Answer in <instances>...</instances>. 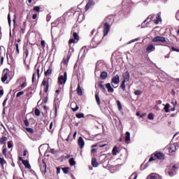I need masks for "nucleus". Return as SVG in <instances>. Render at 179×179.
I'll return each mask as SVG.
<instances>
[{
	"mask_svg": "<svg viewBox=\"0 0 179 179\" xmlns=\"http://www.w3.org/2000/svg\"><path fill=\"white\" fill-rule=\"evenodd\" d=\"M34 10L35 12H38V13L40 12V6H36L34 7Z\"/></svg>",
	"mask_w": 179,
	"mask_h": 179,
	"instance_id": "nucleus-50",
	"label": "nucleus"
},
{
	"mask_svg": "<svg viewBox=\"0 0 179 179\" xmlns=\"http://www.w3.org/2000/svg\"><path fill=\"white\" fill-rule=\"evenodd\" d=\"M162 13L159 12L157 15L156 19L153 20V22L155 24H159V22H162Z\"/></svg>",
	"mask_w": 179,
	"mask_h": 179,
	"instance_id": "nucleus-11",
	"label": "nucleus"
},
{
	"mask_svg": "<svg viewBox=\"0 0 179 179\" xmlns=\"http://www.w3.org/2000/svg\"><path fill=\"white\" fill-rule=\"evenodd\" d=\"M24 124L25 127H29V125H30V123L29 122V120L27 119H25L24 120Z\"/></svg>",
	"mask_w": 179,
	"mask_h": 179,
	"instance_id": "nucleus-46",
	"label": "nucleus"
},
{
	"mask_svg": "<svg viewBox=\"0 0 179 179\" xmlns=\"http://www.w3.org/2000/svg\"><path fill=\"white\" fill-rule=\"evenodd\" d=\"M50 153H52V155H55V153H57V152L55 151V149L52 148L50 150Z\"/></svg>",
	"mask_w": 179,
	"mask_h": 179,
	"instance_id": "nucleus-52",
	"label": "nucleus"
},
{
	"mask_svg": "<svg viewBox=\"0 0 179 179\" xmlns=\"http://www.w3.org/2000/svg\"><path fill=\"white\" fill-rule=\"evenodd\" d=\"M173 152H174V150H173V148L170 147V148H169V153H173Z\"/></svg>",
	"mask_w": 179,
	"mask_h": 179,
	"instance_id": "nucleus-60",
	"label": "nucleus"
},
{
	"mask_svg": "<svg viewBox=\"0 0 179 179\" xmlns=\"http://www.w3.org/2000/svg\"><path fill=\"white\" fill-rule=\"evenodd\" d=\"M20 85V87H18L19 89H20V88L21 89H24V87H27V81H25L24 83H22Z\"/></svg>",
	"mask_w": 179,
	"mask_h": 179,
	"instance_id": "nucleus-35",
	"label": "nucleus"
},
{
	"mask_svg": "<svg viewBox=\"0 0 179 179\" xmlns=\"http://www.w3.org/2000/svg\"><path fill=\"white\" fill-rule=\"evenodd\" d=\"M166 38L163 37V36H156L154 38H152V42L153 43H167V41H166Z\"/></svg>",
	"mask_w": 179,
	"mask_h": 179,
	"instance_id": "nucleus-7",
	"label": "nucleus"
},
{
	"mask_svg": "<svg viewBox=\"0 0 179 179\" xmlns=\"http://www.w3.org/2000/svg\"><path fill=\"white\" fill-rule=\"evenodd\" d=\"M8 76H9V69H5L3 71L2 75H1V82L3 83H5L6 80H8Z\"/></svg>",
	"mask_w": 179,
	"mask_h": 179,
	"instance_id": "nucleus-5",
	"label": "nucleus"
},
{
	"mask_svg": "<svg viewBox=\"0 0 179 179\" xmlns=\"http://www.w3.org/2000/svg\"><path fill=\"white\" fill-rule=\"evenodd\" d=\"M17 54H19V43H15Z\"/></svg>",
	"mask_w": 179,
	"mask_h": 179,
	"instance_id": "nucleus-56",
	"label": "nucleus"
},
{
	"mask_svg": "<svg viewBox=\"0 0 179 179\" xmlns=\"http://www.w3.org/2000/svg\"><path fill=\"white\" fill-rule=\"evenodd\" d=\"M23 94H24V91H21L20 92H18L17 94H16V97H20V96H23Z\"/></svg>",
	"mask_w": 179,
	"mask_h": 179,
	"instance_id": "nucleus-48",
	"label": "nucleus"
},
{
	"mask_svg": "<svg viewBox=\"0 0 179 179\" xmlns=\"http://www.w3.org/2000/svg\"><path fill=\"white\" fill-rule=\"evenodd\" d=\"M107 76H108V73H107V71H102L100 75V79H101V80H106Z\"/></svg>",
	"mask_w": 179,
	"mask_h": 179,
	"instance_id": "nucleus-17",
	"label": "nucleus"
},
{
	"mask_svg": "<svg viewBox=\"0 0 179 179\" xmlns=\"http://www.w3.org/2000/svg\"><path fill=\"white\" fill-rule=\"evenodd\" d=\"M43 169L45 170V173H47V164L44 162H43Z\"/></svg>",
	"mask_w": 179,
	"mask_h": 179,
	"instance_id": "nucleus-55",
	"label": "nucleus"
},
{
	"mask_svg": "<svg viewBox=\"0 0 179 179\" xmlns=\"http://www.w3.org/2000/svg\"><path fill=\"white\" fill-rule=\"evenodd\" d=\"M62 62L64 65H68V62H69V58L63 59Z\"/></svg>",
	"mask_w": 179,
	"mask_h": 179,
	"instance_id": "nucleus-49",
	"label": "nucleus"
},
{
	"mask_svg": "<svg viewBox=\"0 0 179 179\" xmlns=\"http://www.w3.org/2000/svg\"><path fill=\"white\" fill-rule=\"evenodd\" d=\"M125 83H127V81L122 80V83H121V85L120 86V89H122V90L123 92H125V90H126V89H125Z\"/></svg>",
	"mask_w": 179,
	"mask_h": 179,
	"instance_id": "nucleus-31",
	"label": "nucleus"
},
{
	"mask_svg": "<svg viewBox=\"0 0 179 179\" xmlns=\"http://www.w3.org/2000/svg\"><path fill=\"white\" fill-rule=\"evenodd\" d=\"M70 107H71L72 111H73V113H76V111H78V110H79V106L75 101H73L71 103Z\"/></svg>",
	"mask_w": 179,
	"mask_h": 179,
	"instance_id": "nucleus-9",
	"label": "nucleus"
},
{
	"mask_svg": "<svg viewBox=\"0 0 179 179\" xmlns=\"http://www.w3.org/2000/svg\"><path fill=\"white\" fill-rule=\"evenodd\" d=\"M178 169H179V165L178 164H176L173 166L169 167L168 169H166V173H168L170 177H173V176H175V174L177 173V172L178 171Z\"/></svg>",
	"mask_w": 179,
	"mask_h": 179,
	"instance_id": "nucleus-2",
	"label": "nucleus"
},
{
	"mask_svg": "<svg viewBox=\"0 0 179 179\" xmlns=\"http://www.w3.org/2000/svg\"><path fill=\"white\" fill-rule=\"evenodd\" d=\"M134 94H135V96H141V94H142V91L136 90L134 92Z\"/></svg>",
	"mask_w": 179,
	"mask_h": 179,
	"instance_id": "nucleus-45",
	"label": "nucleus"
},
{
	"mask_svg": "<svg viewBox=\"0 0 179 179\" xmlns=\"http://www.w3.org/2000/svg\"><path fill=\"white\" fill-rule=\"evenodd\" d=\"M147 179H162V177L157 173H150Z\"/></svg>",
	"mask_w": 179,
	"mask_h": 179,
	"instance_id": "nucleus-14",
	"label": "nucleus"
},
{
	"mask_svg": "<svg viewBox=\"0 0 179 179\" xmlns=\"http://www.w3.org/2000/svg\"><path fill=\"white\" fill-rule=\"evenodd\" d=\"M52 125H53V123L52 122H50V126H49V129H48L49 132H52Z\"/></svg>",
	"mask_w": 179,
	"mask_h": 179,
	"instance_id": "nucleus-51",
	"label": "nucleus"
},
{
	"mask_svg": "<svg viewBox=\"0 0 179 179\" xmlns=\"http://www.w3.org/2000/svg\"><path fill=\"white\" fill-rule=\"evenodd\" d=\"M6 141H8V138L6 136H2L0 138V145H6Z\"/></svg>",
	"mask_w": 179,
	"mask_h": 179,
	"instance_id": "nucleus-22",
	"label": "nucleus"
},
{
	"mask_svg": "<svg viewBox=\"0 0 179 179\" xmlns=\"http://www.w3.org/2000/svg\"><path fill=\"white\" fill-rule=\"evenodd\" d=\"M50 78H48L47 80L43 79L41 83L42 86H45L44 88V92L47 93L48 92V89H50Z\"/></svg>",
	"mask_w": 179,
	"mask_h": 179,
	"instance_id": "nucleus-6",
	"label": "nucleus"
},
{
	"mask_svg": "<svg viewBox=\"0 0 179 179\" xmlns=\"http://www.w3.org/2000/svg\"><path fill=\"white\" fill-rule=\"evenodd\" d=\"M129 141H131V133H129V131H127L125 136V142H128Z\"/></svg>",
	"mask_w": 179,
	"mask_h": 179,
	"instance_id": "nucleus-26",
	"label": "nucleus"
},
{
	"mask_svg": "<svg viewBox=\"0 0 179 179\" xmlns=\"http://www.w3.org/2000/svg\"><path fill=\"white\" fill-rule=\"evenodd\" d=\"M95 100L98 104V106H100V96H99V92L95 94Z\"/></svg>",
	"mask_w": 179,
	"mask_h": 179,
	"instance_id": "nucleus-30",
	"label": "nucleus"
},
{
	"mask_svg": "<svg viewBox=\"0 0 179 179\" xmlns=\"http://www.w3.org/2000/svg\"><path fill=\"white\" fill-rule=\"evenodd\" d=\"M24 59H27V57H29V49L27 48H24Z\"/></svg>",
	"mask_w": 179,
	"mask_h": 179,
	"instance_id": "nucleus-27",
	"label": "nucleus"
},
{
	"mask_svg": "<svg viewBox=\"0 0 179 179\" xmlns=\"http://www.w3.org/2000/svg\"><path fill=\"white\" fill-rule=\"evenodd\" d=\"M155 14H152L148 17V19L150 18L151 20H153V19H155Z\"/></svg>",
	"mask_w": 179,
	"mask_h": 179,
	"instance_id": "nucleus-59",
	"label": "nucleus"
},
{
	"mask_svg": "<svg viewBox=\"0 0 179 179\" xmlns=\"http://www.w3.org/2000/svg\"><path fill=\"white\" fill-rule=\"evenodd\" d=\"M100 43H101V39H99V36L96 35L92 40L91 45H92L94 48H96V47H97Z\"/></svg>",
	"mask_w": 179,
	"mask_h": 179,
	"instance_id": "nucleus-4",
	"label": "nucleus"
},
{
	"mask_svg": "<svg viewBox=\"0 0 179 179\" xmlns=\"http://www.w3.org/2000/svg\"><path fill=\"white\" fill-rule=\"evenodd\" d=\"M73 37L74 40H77V41H78L80 38L79 35L76 32H73Z\"/></svg>",
	"mask_w": 179,
	"mask_h": 179,
	"instance_id": "nucleus-40",
	"label": "nucleus"
},
{
	"mask_svg": "<svg viewBox=\"0 0 179 179\" xmlns=\"http://www.w3.org/2000/svg\"><path fill=\"white\" fill-rule=\"evenodd\" d=\"M22 164L24 166L26 169H31V166H30V164L29 163L28 160L22 161Z\"/></svg>",
	"mask_w": 179,
	"mask_h": 179,
	"instance_id": "nucleus-24",
	"label": "nucleus"
},
{
	"mask_svg": "<svg viewBox=\"0 0 179 179\" xmlns=\"http://www.w3.org/2000/svg\"><path fill=\"white\" fill-rule=\"evenodd\" d=\"M52 73V69L49 68L46 71H45V76H50Z\"/></svg>",
	"mask_w": 179,
	"mask_h": 179,
	"instance_id": "nucleus-28",
	"label": "nucleus"
},
{
	"mask_svg": "<svg viewBox=\"0 0 179 179\" xmlns=\"http://www.w3.org/2000/svg\"><path fill=\"white\" fill-rule=\"evenodd\" d=\"M118 152H119V151H118L117 146L113 147V150H112V155L113 156H116L117 153H118Z\"/></svg>",
	"mask_w": 179,
	"mask_h": 179,
	"instance_id": "nucleus-29",
	"label": "nucleus"
},
{
	"mask_svg": "<svg viewBox=\"0 0 179 179\" xmlns=\"http://www.w3.org/2000/svg\"><path fill=\"white\" fill-rule=\"evenodd\" d=\"M122 78H123V81L129 82V78H130L129 71H127L124 72L122 75Z\"/></svg>",
	"mask_w": 179,
	"mask_h": 179,
	"instance_id": "nucleus-12",
	"label": "nucleus"
},
{
	"mask_svg": "<svg viewBox=\"0 0 179 179\" xmlns=\"http://www.w3.org/2000/svg\"><path fill=\"white\" fill-rule=\"evenodd\" d=\"M24 82H27V79L26 77H20L19 79L17 80V83L21 85L22 83H24Z\"/></svg>",
	"mask_w": 179,
	"mask_h": 179,
	"instance_id": "nucleus-21",
	"label": "nucleus"
},
{
	"mask_svg": "<svg viewBox=\"0 0 179 179\" xmlns=\"http://www.w3.org/2000/svg\"><path fill=\"white\" fill-rule=\"evenodd\" d=\"M104 83V81H100L98 83L99 87L101 89V90L103 92V93H106V87H104V85H103Z\"/></svg>",
	"mask_w": 179,
	"mask_h": 179,
	"instance_id": "nucleus-18",
	"label": "nucleus"
},
{
	"mask_svg": "<svg viewBox=\"0 0 179 179\" xmlns=\"http://www.w3.org/2000/svg\"><path fill=\"white\" fill-rule=\"evenodd\" d=\"M41 47H43V48H44V47H45V41L44 40H42L41 41Z\"/></svg>",
	"mask_w": 179,
	"mask_h": 179,
	"instance_id": "nucleus-53",
	"label": "nucleus"
},
{
	"mask_svg": "<svg viewBox=\"0 0 179 179\" xmlns=\"http://www.w3.org/2000/svg\"><path fill=\"white\" fill-rule=\"evenodd\" d=\"M62 170L64 174H68V173H69V170H71V168L64 167V168H62Z\"/></svg>",
	"mask_w": 179,
	"mask_h": 179,
	"instance_id": "nucleus-34",
	"label": "nucleus"
},
{
	"mask_svg": "<svg viewBox=\"0 0 179 179\" xmlns=\"http://www.w3.org/2000/svg\"><path fill=\"white\" fill-rule=\"evenodd\" d=\"M116 103L117 104V108H118L119 111H121V110H122V105L121 104V101L117 100L116 101Z\"/></svg>",
	"mask_w": 179,
	"mask_h": 179,
	"instance_id": "nucleus-38",
	"label": "nucleus"
},
{
	"mask_svg": "<svg viewBox=\"0 0 179 179\" xmlns=\"http://www.w3.org/2000/svg\"><path fill=\"white\" fill-rule=\"evenodd\" d=\"M94 5V2L93 1H89L87 3L85 6V10H89V9H91V8Z\"/></svg>",
	"mask_w": 179,
	"mask_h": 179,
	"instance_id": "nucleus-20",
	"label": "nucleus"
},
{
	"mask_svg": "<svg viewBox=\"0 0 179 179\" xmlns=\"http://www.w3.org/2000/svg\"><path fill=\"white\" fill-rule=\"evenodd\" d=\"M8 24H10V22H11V20H10V14L8 15Z\"/></svg>",
	"mask_w": 179,
	"mask_h": 179,
	"instance_id": "nucleus-58",
	"label": "nucleus"
},
{
	"mask_svg": "<svg viewBox=\"0 0 179 179\" xmlns=\"http://www.w3.org/2000/svg\"><path fill=\"white\" fill-rule=\"evenodd\" d=\"M67 79H68V74L66 73V71H65L64 73V76H60L58 77L57 83H59V85H65V83H66Z\"/></svg>",
	"mask_w": 179,
	"mask_h": 179,
	"instance_id": "nucleus-3",
	"label": "nucleus"
},
{
	"mask_svg": "<svg viewBox=\"0 0 179 179\" xmlns=\"http://www.w3.org/2000/svg\"><path fill=\"white\" fill-rule=\"evenodd\" d=\"M6 152H8V148L6 147L3 146L2 153L5 157H7L8 155H6Z\"/></svg>",
	"mask_w": 179,
	"mask_h": 179,
	"instance_id": "nucleus-36",
	"label": "nucleus"
},
{
	"mask_svg": "<svg viewBox=\"0 0 179 179\" xmlns=\"http://www.w3.org/2000/svg\"><path fill=\"white\" fill-rule=\"evenodd\" d=\"M96 33V29H92V31H91L90 36H93L94 34Z\"/></svg>",
	"mask_w": 179,
	"mask_h": 179,
	"instance_id": "nucleus-63",
	"label": "nucleus"
},
{
	"mask_svg": "<svg viewBox=\"0 0 179 179\" xmlns=\"http://www.w3.org/2000/svg\"><path fill=\"white\" fill-rule=\"evenodd\" d=\"M155 50H156L155 45L153 44H150L146 48V52L150 53L152 52V51H155Z\"/></svg>",
	"mask_w": 179,
	"mask_h": 179,
	"instance_id": "nucleus-16",
	"label": "nucleus"
},
{
	"mask_svg": "<svg viewBox=\"0 0 179 179\" xmlns=\"http://www.w3.org/2000/svg\"><path fill=\"white\" fill-rule=\"evenodd\" d=\"M92 166L93 167H99V163H97V159L96 158L92 159Z\"/></svg>",
	"mask_w": 179,
	"mask_h": 179,
	"instance_id": "nucleus-23",
	"label": "nucleus"
},
{
	"mask_svg": "<svg viewBox=\"0 0 179 179\" xmlns=\"http://www.w3.org/2000/svg\"><path fill=\"white\" fill-rule=\"evenodd\" d=\"M34 114L35 115H36V117H40V114H41L40 110H38V108H35Z\"/></svg>",
	"mask_w": 179,
	"mask_h": 179,
	"instance_id": "nucleus-41",
	"label": "nucleus"
},
{
	"mask_svg": "<svg viewBox=\"0 0 179 179\" xmlns=\"http://www.w3.org/2000/svg\"><path fill=\"white\" fill-rule=\"evenodd\" d=\"M76 118H79V119H80V118H85V114H84V113H76Z\"/></svg>",
	"mask_w": 179,
	"mask_h": 179,
	"instance_id": "nucleus-37",
	"label": "nucleus"
},
{
	"mask_svg": "<svg viewBox=\"0 0 179 179\" xmlns=\"http://www.w3.org/2000/svg\"><path fill=\"white\" fill-rule=\"evenodd\" d=\"M24 129L27 132H29V134H34V129L33 128L25 127Z\"/></svg>",
	"mask_w": 179,
	"mask_h": 179,
	"instance_id": "nucleus-32",
	"label": "nucleus"
},
{
	"mask_svg": "<svg viewBox=\"0 0 179 179\" xmlns=\"http://www.w3.org/2000/svg\"><path fill=\"white\" fill-rule=\"evenodd\" d=\"M106 87L109 93H114V88L111 87L110 83L106 85Z\"/></svg>",
	"mask_w": 179,
	"mask_h": 179,
	"instance_id": "nucleus-19",
	"label": "nucleus"
},
{
	"mask_svg": "<svg viewBox=\"0 0 179 179\" xmlns=\"http://www.w3.org/2000/svg\"><path fill=\"white\" fill-rule=\"evenodd\" d=\"M75 43H76V41H75L74 38H70V40L69 41V45H71V44H75Z\"/></svg>",
	"mask_w": 179,
	"mask_h": 179,
	"instance_id": "nucleus-47",
	"label": "nucleus"
},
{
	"mask_svg": "<svg viewBox=\"0 0 179 179\" xmlns=\"http://www.w3.org/2000/svg\"><path fill=\"white\" fill-rule=\"evenodd\" d=\"M96 152H97V149H96V148H93L91 150V153H96Z\"/></svg>",
	"mask_w": 179,
	"mask_h": 179,
	"instance_id": "nucleus-62",
	"label": "nucleus"
},
{
	"mask_svg": "<svg viewBox=\"0 0 179 179\" xmlns=\"http://www.w3.org/2000/svg\"><path fill=\"white\" fill-rule=\"evenodd\" d=\"M118 85L120 83V76L116 75L112 78L111 84Z\"/></svg>",
	"mask_w": 179,
	"mask_h": 179,
	"instance_id": "nucleus-10",
	"label": "nucleus"
},
{
	"mask_svg": "<svg viewBox=\"0 0 179 179\" xmlns=\"http://www.w3.org/2000/svg\"><path fill=\"white\" fill-rule=\"evenodd\" d=\"M138 178V174L133 173L131 175V176L129 178V179H136Z\"/></svg>",
	"mask_w": 179,
	"mask_h": 179,
	"instance_id": "nucleus-42",
	"label": "nucleus"
},
{
	"mask_svg": "<svg viewBox=\"0 0 179 179\" xmlns=\"http://www.w3.org/2000/svg\"><path fill=\"white\" fill-rule=\"evenodd\" d=\"M40 66L37 67V66L35 67V69H36V73L38 75V78H40Z\"/></svg>",
	"mask_w": 179,
	"mask_h": 179,
	"instance_id": "nucleus-44",
	"label": "nucleus"
},
{
	"mask_svg": "<svg viewBox=\"0 0 179 179\" xmlns=\"http://www.w3.org/2000/svg\"><path fill=\"white\" fill-rule=\"evenodd\" d=\"M8 149H10V148H13V144H12V143L10 142H8Z\"/></svg>",
	"mask_w": 179,
	"mask_h": 179,
	"instance_id": "nucleus-54",
	"label": "nucleus"
},
{
	"mask_svg": "<svg viewBox=\"0 0 179 179\" xmlns=\"http://www.w3.org/2000/svg\"><path fill=\"white\" fill-rule=\"evenodd\" d=\"M171 50L172 51H176V52H179V49H177L174 47H171Z\"/></svg>",
	"mask_w": 179,
	"mask_h": 179,
	"instance_id": "nucleus-57",
	"label": "nucleus"
},
{
	"mask_svg": "<svg viewBox=\"0 0 179 179\" xmlns=\"http://www.w3.org/2000/svg\"><path fill=\"white\" fill-rule=\"evenodd\" d=\"M6 101H8V98H6L3 102V107H5V106H6Z\"/></svg>",
	"mask_w": 179,
	"mask_h": 179,
	"instance_id": "nucleus-61",
	"label": "nucleus"
},
{
	"mask_svg": "<svg viewBox=\"0 0 179 179\" xmlns=\"http://www.w3.org/2000/svg\"><path fill=\"white\" fill-rule=\"evenodd\" d=\"M166 157L162 152L156 151L154 152L149 159V162H153L155 160H164Z\"/></svg>",
	"mask_w": 179,
	"mask_h": 179,
	"instance_id": "nucleus-1",
	"label": "nucleus"
},
{
	"mask_svg": "<svg viewBox=\"0 0 179 179\" xmlns=\"http://www.w3.org/2000/svg\"><path fill=\"white\" fill-rule=\"evenodd\" d=\"M32 19H34V20L37 19V14H34V15H32Z\"/></svg>",
	"mask_w": 179,
	"mask_h": 179,
	"instance_id": "nucleus-64",
	"label": "nucleus"
},
{
	"mask_svg": "<svg viewBox=\"0 0 179 179\" xmlns=\"http://www.w3.org/2000/svg\"><path fill=\"white\" fill-rule=\"evenodd\" d=\"M78 145L80 147V149H82L85 147V141L83 140V138L79 137L78 139Z\"/></svg>",
	"mask_w": 179,
	"mask_h": 179,
	"instance_id": "nucleus-13",
	"label": "nucleus"
},
{
	"mask_svg": "<svg viewBox=\"0 0 179 179\" xmlns=\"http://www.w3.org/2000/svg\"><path fill=\"white\" fill-rule=\"evenodd\" d=\"M165 113H169L170 110V103H166L164 108Z\"/></svg>",
	"mask_w": 179,
	"mask_h": 179,
	"instance_id": "nucleus-33",
	"label": "nucleus"
},
{
	"mask_svg": "<svg viewBox=\"0 0 179 179\" xmlns=\"http://www.w3.org/2000/svg\"><path fill=\"white\" fill-rule=\"evenodd\" d=\"M6 164H8V162H6V160H5V159L3 157L0 156V165H1L2 170H5L4 165H6Z\"/></svg>",
	"mask_w": 179,
	"mask_h": 179,
	"instance_id": "nucleus-15",
	"label": "nucleus"
},
{
	"mask_svg": "<svg viewBox=\"0 0 179 179\" xmlns=\"http://www.w3.org/2000/svg\"><path fill=\"white\" fill-rule=\"evenodd\" d=\"M148 120H155V115L153 113H149L148 115Z\"/></svg>",
	"mask_w": 179,
	"mask_h": 179,
	"instance_id": "nucleus-43",
	"label": "nucleus"
},
{
	"mask_svg": "<svg viewBox=\"0 0 179 179\" xmlns=\"http://www.w3.org/2000/svg\"><path fill=\"white\" fill-rule=\"evenodd\" d=\"M77 93L78 94V96H83V92H82V88L80 87V85H78V87H77Z\"/></svg>",
	"mask_w": 179,
	"mask_h": 179,
	"instance_id": "nucleus-25",
	"label": "nucleus"
},
{
	"mask_svg": "<svg viewBox=\"0 0 179 179\" xmlns=\"http://www.w3.org/2000/svg\"><path fill=\"white\" fill-rule=\"evenodd\" d=\"M69 164L70 166H75V164H76V162H75V159L73 158H71L69 159Z\"/></svg>",
	"mask_w": 179,
	"mask_h": 179,
	"instance_id": "nucleus-39",
	"label": "nucleus"
},
{
	"mask_svg": "<svg viewBox=\"0 0 179 179\" xmlns=\"http://www.w3.org/2000/svg\"><path fill=\"white\" fill-rule=\"evenodd\" d=\"M110 24L108 22H105L103 24V37H106L108 34V31H110Z\"/></svg>",
	"mask_w": 179,
	"mask_h": 179,
	"instance_id": "nucleus-8",
	"label": "nucleus"
}]
</instances>
